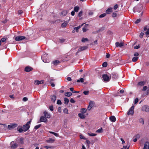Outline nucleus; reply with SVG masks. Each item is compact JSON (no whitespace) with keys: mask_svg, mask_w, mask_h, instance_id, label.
<instances>
[{"mask_svg":"<svg viewBox=\"0 0 149 149\" xmlns=\"http://www.w3.org/2000/svg\"><path fill=\"white\" fill-rule=\"evenodd\" d=\"M67 80L69 81H70L72 80V79L70 77H67Z\"/></svg>","mask_w":149,"mask_h":149,"instance_id":"nucleus-64","label":"nucleus"},{"mask_svg":"<svg viewBox=\"0 0 149 149\" xmlns=\"http://www.w3.org/2000/svg\"><path fill=\"white\" fill-rule=\"evenodd\" d=\"M139 55V54L138 52H135L134 54V56L136 57H137Z\"/></svg>","mask_w":149,"mask_h":149,"instance_id":"nucleus-63","label":"nucleus"},{"mask_svg":"<svg viewBox=\"0 0 149 149\" xmlns=\"http://www.w3.org/2000/svg\"><path fill=\"white\" fill-rule=\"evenodd\" d=\"M63 112L66 114H68V110L67 108H65L63 110Z\"/></svg>","mask_w":149,"mask_h":149,"instance_id":"nucleus-37","label":"nucleus"},{"mask_svg":"<svg viewBox=\"0 0 149 149\" xmlns=\"http://www.w3.org/2000/svg\"><path fill=\"white\" fill-rule=\"evenodd\" d=\"M118 6V4H116L113 7V9L114 10L116 9Z\"/></svg>","mask_w":149,"mask_h":149,"instance_id":"nucleus-57","label":"nucleus"},{"mask_svg":"<svg viewBox=\"0 0 149 149\" xmlns=\"http://www.w3.org/2000/svg\"><path fill=\"white\" fill-rule=\"evenodd\" d=\"M70 102L72 103H74L75 102V101L72 98H71L70 100Z\"/></svg>","mask_w":149,"mask_h":149,"instance_id":"nucleus-62","label":"nucleus"},{"mask_svg":"<svg viewBox=\"0 0 149 149\" xmlns=\"http://www.w3.org/2000/svg\"><path fill=\"white\" fill-rule=\"evenodd\" d=\"M89 91H85L83 92V93L85 95H87L88 94Z\"/></svg>","mask_w":149,"mask_h":149,"instance_id":"nucleus-49","label":"nucleus"},{"mask_svg":"<svg viewBox=\"0 0 149 149\" xmlns=\"http://www.w3.org/2000/svg\"><path fill=\"white\" fill-rule=\"evenodd\" d=\"M68 23L66 22H65L62 24L61 26L63 28L65 27L67 25Z\"/></svg>","mask_w":149,"mask_h":149,"instance_id":"nucleus-29","label":"nucleus"},{"mask_svg":"<svg viewBox=\"0 0 149 149\" xmlns=\"http://www.w3.org/2000/svg\"><path fill=\"white\" fill-rule=\"evenodd\" d=\"M44 116L47 118H49L51 116L49 113H48L47 111H45L44 112Z\"/></svg>","mask_w":149,"mask_h":149,"instance_id":"nucleus-17","label":"nucleus"},{"mask_svg":"<svg viewBox=\"0 0 149 149\" xmlns=\"http://www.w3.org/2000/svg\"><path fill=\"white\" fill-rule=\"evenodd\" d=\"M88 47L87 46H83L79 48L77 52H79L85 50L87 49Z\"/></svg>","mask_w":149,"mask_h":149,"instance_id":"nucleus-14","label":"nucleus"},{"mask_svg":"<svg viewBox=\"0 0 149 149\" xmlns=\"http://www.w3.org/2000/svg\"><path fill=\"white\" fill-rule=\"evenodd\" d=\"M33 68L30 66H27L25 67L24 69V71L26 72H29L33 70Z\"/></svg>","mask_w":149,"mask_h":149,"instance_id":"nucleus-10","label":"nucleus"},{"mask_svg":"<svg viewBox=\"0 0 149 149\" xmlns=\"http://www.w3.org/2000/svg\"><path fill=\"white\" fill-rule=\"evenodd\" d=\"M112 8H108L106 11V13L108 14L111 13L112 11Z\"/></svg>","mask_w":149,"mask_h":149,"instance_id":"nucleus-20","label":"nucleus"},{"mask_svg":"<svg viewBox=\"0 0 149 149\" xmlns=\"http://www.w3.org/2000/svg\"><path fill=\"white\" fill-rule=\"evenodd\" d=\"M141 21V20L140 19H138L135 22V23L136 24H138Z\"/></svg>","mask_w":149,"mask_h":149,"instance_id":"nucleus-54","label":"nucleus"},{"mask_svg":"<svg viewBox=\"0 0 149 149\" xmlns=\"http://www.w3.org/2000/svg\"><path fill=\"white\" fill-rule=\"evenodd\" d=\"M141 110L142 111L149 112V106L144 105L142 107Z\"/></svg>","mask_w":149,"mask_h":149,"instance_id":"nucleus-7","label":"nucleus"},{"mask_svg":"<svg viewBox=\"0 0 149 149\" xmlns=\"http://www.w3.org/2000/svg\"><path fill=\"white\" fill-rule=\"evenodd\" d=\"M31 122V121L30 120L25 125H23L22 127L18 126L17 128V131L19 133L26 132L29 129Z\"/></svg>","mask_w":149,"mask_h":149,"instance_id":"nucleus-1","label":"nucleus"},{"mask_svg":"<svg viewBox=\"0 0 149 149\" xmlns=\"http://www.w3.org/2000/svg\"><path fill=\"white\" fill-rule=\"evenodd\" d=\"M28 100V98L26 97H23V98L22 99L23 101L24 102Z\"/></svg>","mask_w":149,"mask_h":149,"instance_id":"nucleus-53","label":"nucleus"},{"mask_svg":"<svg viewBox=\"0 0 149 149\" xmlns=\"http://www.w3.org/2000/svg\"><path fill=\"white\" fill-rule=\"evenodd\" d=\"M81 26H79L77 27H75L74 28V30H75L76 32H79V29Z\"/></svg>","mask_w":149,"mask_h":149,"instance_id":"nucleus-31","label":"nucleus"},{"mask_svg":"<svg viewBox=\"0 0 149 149\" xmlns=\"http://www.w3.org/2000/svg\"><path fill=\"white\" fill-rule=\"evenodd\" d=\"M23 140L24 139L22 137L20 138L19 143H20L21 144H23L24 143Z\"/></svg>","mask_w":149,"mask_h":149,"instance_id":"nucleus-32","label":"nucleus"},{"mask_svg":"<svg viewBox=\"0 0 149 149\" xmlns=\"http://www.w3.org/2000/svg\"><path fill=\"white\" fill-rule=\"evenodd\" d=\"M110 77L107 74H104L102 75V78L103 81L105 82H108L110 81L111 78L110 74Z\"/></svg>","mask_w":149,"mask_h":149,"instance_id":"nucleus-3","label":"nucleus"},{"mask_svg":"<svg viewBox=\"0 0 149 149\" xmlns=\"http://www.w3.org/2000/svg\"><path fill=\"white\" fill-rule=\"evenodd\" d=\"M10 145L11 149H16L18 146L17 143L14 141L11 142L10 143Z\"/></svg>","mask_w":149,"mask_h":149,"instance_id":"nucleus-4","label":"nucleus"},{"mask_svg":"<svg viewBox=\"0 0 149 149\" xmlns=\"http://www.w3.org/2000/svg\"><path fill=\"white\" fill-rule=\"evenodd\" d=\"M44 83V81L41 80V81H38V80H35V81L34 84H35L36 85H39V84H43Z\"/></svg>","mask_w":149,"mask_h":149,"instance_id":"nucleus-16","label":"nucleus"},{"mask_svg":"<svg viewBox=\"0 0 149 149\" xmlns=\"http://www.w3.org/2000/svg\"><path fill=\"white\" fill-rule=\"evenodd\" d=\"M139 99L137 98H136L134 100V104H136L138 102Z\"/></svg>","mask_w":149,"mask_h":149,"instance_id":"nucleus-60","label":"nucleus"},{"mask_svg":"<svg viewBox=\"0 0 149 149\" xmlns=\"http://www.w3.org/2000/svg\"><path fill=\"white\" fill-rule=\"evenodd\" d=\"M145 34L147 36L149 35V28L148 29L147 31L145 32Z\"/></svg>","mask_w":149,"mask_h":149,"instance_id":"nucleus-58","label":"nucleus"},{"mask_svg":"<svg viewBox=\"0 0 149 149\" xmlns=\"http://www.w3.org/2000/svg\"><path fill=\"white\" fill-rule=\"evenodd\" d=\"M145 84V82L144 81H142L139 82L138 83L137 85L139 86H143Z\"/></svg>","mask_w":149,"mask_h":149,"instance_id":"nucleus-25","label":"nucleus"},{"mask_svg":"<svg viewBox=\"0 0 149 149\" xmlns=\"http://www.w3.org/2000/svg\"><path fill=\"white\" fill-rule=\"evenodd\" d=\"M40 122L47 123V120L45 116H41L40 118Z\"/></svg>","mask_w":149,"mask_h":149,"instance_id":"nucleus-11","label":"nucleus"},{"mask_svg":"<svg viewBox=\"0 0 149 149\" xmlns=\"http://www.w3.org/2000/svg\"><path fill=\"white\" fill-rule=\"evenodd\" d=\"M139 122L140 123H142L143 125L144 124V120H143V118H141L139 119Z\"/></svg>","mask_w":149,"mask_h":149,"instance_id":"nucleus-42","label":"nucleus"},{"mask_svg":"<svg viewBox=\"0 0 149 149\" xmlns=\"http://www.w3.org/2000/svg\"><path fill=\"white\" fill-rule=\"evenodd\" d=\"M41 125V124H39L38 125H36L35 127L34 128L35 130H36L38 129L39 128Z\"/></svg>","mask_w":149,"mask_h":149,"instance_id":"nucleus-41","label":"nucleus"},{"mask_svg":"<svg viewBox=\"0 0 149 149\" xmlns=\"http://www.w3.org/2000/svg\"><path fill=\"white\" fill-rule=\"evenodd\" d=\"M87 111V109L86 108H82L81 109L80 112L81 113H85Z\"/></svg>","mask_w":149,"mask_h":149,"instance_id":"nucleus-27","label":"nucleus"},{"mask_svg":"<svg viewBox=\"0 0 149 149\" xmlns=\"http://www.w3.org/2000/svg\"><path fill=\"white\" fill-rule=\"evenodd\" d=\"M111 77L113 79H116L118 78V75L117 73L113 72L111 74Z\"/></svg>","mask_w":149,"mask_h":149,"instance_id":"nucleus-9","label":"nucleus"},{"mask_svg":"<svg viewBox=\"0 0 149 149\" xmlns=\"http://www.w3.org/2000/svg\"><path fill=\"white\" fill-rule=\"evenodd\" d=\"M86 143L87 144L88 148H89L90 147L89 145L91 143V142L89 140H86Z\"/></svg>","mask_w":149,"mask_h":149,"instance_id":"nucleus-45","label":"nucleus"},{"mask_svg":"<svg viewBox=\"0 0 149 149\" xmlns=\"http://www.w3.org/2000/svg\"><path fill=\"white\" fill-rule=\"evenodd\" d=\"M103 132V130L102 127L100 128L99 129L97 130L96 131V132L97 133H102Z\"/></svg>","mask_w":149,"mask_h":149,"instance_id":"nucleus-38","label":"nucleus"},{"mask_svg":"<svg viewBox=\"0 0 149 149\" xmlns=\"http://www.w3.org/2000/svg\"><path fill=\"white\" fill-rule=\"evenodd\" d=\"M138 59V57H134L132 59V61L133 62H136Z\"/></svg>","mask_w":149,"mask_h":149,"instance_id":"nucleus-33","label":"nucleus"},{"mask_svg":"<svg viewBox=\"0 0 149 149\" xmlns=\"http://www.w3.org/2000/svg\"><path fill=\"white\" fill-rule=\"evenodd\" d=\"M88 134L89 136H95L97 135V134H96L93 133L91 132L88 133Z\"/></svg>","mask_w":149,"mask_h":149,"instance_id":"nucleus-35","label":"nucleus"},{"mask_svg":"<svg viewBox=\"0 0 149 149\" xmlns=\"http://www.w3.org/2000/svg\"><path fill=\"white\" fill-rule=\"evenodd\" d=\"M72 95V93L71 92H67L65 93V96L68 97H70Z\"/></svg>","mask_w":149,"mask_h":149,"instance_id":"nucleus-28","label":"nucleus"},{"mask_svg":"<svg viewBox=\"0 0 149 149\" xmlns=\"http://www.w3.org/2000/svg\"><path fill=\"white\" fill-rule=\"evenodd\" d=\"M140 47L139 45H137V46L136 45V46H135L134 47V49H137L139 48Z\"/></svg>","mask_w":149,"mask_h":149,"instance_id":"nucleus-61","label":"nucleus"},{"mask_svg":"<svg viewBox=\"0 0 149 149\" xmlns=\"http://www.w3.org/2000/svg\"><path fill=\"white\" fill-rule=\"evenodd\" d=\"M79 6H75L74 8V11L75 12H78L79 9Z\"/></svg>","mask_w":149,"mask_h":149,"instance_id":"nucleus-34","label":"nucleus"},{"mask_svg":"<svg viewBox=\"0 0 149 149\" xmlns=\"http://www.w3.org/2000/svg\"><path fill=\"white\" fill-rule=\"evenodd\" d=\"M68 11L66 10H64L61 12V15L62 16H65L66 15Z\"/></svg>","mask_w":149,"mask_h":149,"instance_id":"nucleus-22","label":"nucleus"},{"mask_svg":"<svg viewBox=\"0 0 149 149\" xmlns=\"http://www.w3.org/2000/svg\"><path fill=\"white\" fill-rule=\"evenodd\" d=\"M59 40L60 43H62L65 41V39H59Z\"/></svg>","mask_w":149,"mask_h":149,"instance_id":"nucleus-48","label":"nucleus"},{"mask_svg":"<svg viewBox=\"0 0 149 149\" xmlns=\"http://www.w3.org/2000/svg\"><path fill=\"white\" fill-rule=\"evenodd\" d=\"M62 104V103H61V101L60 100H57V104Z\"/></svg>","mask_w":149,"mask_h":149,"instance_id":"nucleus-56","label":"nucleus"},{"mask_svg":"<svg viewBox=\"0 0 149 149\" xmlns=\"http://www.w3.org/2000/svg\"><path fill=\"white\" fill-rule=\"evenodd\" d=\"M130 147L129 144L128 143L126 146H123V147L120 149H129Z\"/></svg>","mask_w":149,"mask_h":149,"instance_id":"nucleus-23","label":"nucleus"},{"mask_svg":"<svg viewBox=\"0 0 149 149\" xmlns=\"http://www.w3.org/2000/svg\"><path fill=\"white\" fill-rule=\"evenodd\" d=\"M18 126V125L15 123H12L8 125V129L9 130L14 129Z\"/></svg>","mask_w":149,"mask_h":149,"instance_id":"nucleus-5","label":"nucleus"},{"mask_svg":"<svg viewBox=\"0 0 149 149\" xmlns=\"http://www.w3.org/2000/svg\"><path fill=\"white\" fill-rule=\"evenodd\" d=\"M106 15V14L105 13H104L100 15L99 16V17L100 18H102L105 17Z\"/></svg>","mask_w":149,"mask_h":149,"instance_id":"nucleus-43","label":"nucleus"},{"mask_svg":"<svg viewBox=\"0 0 149 149\" xmlns=\"http://www.w3.org/2000/svg\"><path fill=\"white\" fill-rule=\"evenodd\" d=\"M49 109L51 111H53V105H52L49 107Z\"/></svg>","mask_w":149,"mask_h":149,"instance_id":"nucleus-50","label":"nucleus"},{"mask_svg":"<svg viewBox=\"0 0 149 149\" xmlns=\"http://www.w3.org/2000/svg\"><path fill=\"white\" fill-rule=\"evenodd\" d=\"M56 97L55 95H52L51 96V101L53 102L54 103L56 100Z\"/></svg>","mask_w":149,"mask_h":149,"instance_id":"nucleus-18","label":"nucleus"},{"mask_svg":"<svg viewBox=\"0 0 149 149\" xmlns=\"http://www.w3.org/2000/svg\"><path fill=\"white\" fill-rule=\"evenodd\" d=\"M23 13V11L22 10H19L18 12V13L19 15H21Z\"/></svg>","mask_w":149,"mask_h":149,"instance_id":"nucleus-59","label":"nucleus"},{"mask_svg":"<svg viewBox=\"0 0 149 149\" xmlns=\"http://www.w3.org/2000/svg\"><path fill=\"white\" fill-rule=\"evenodd\" d=\"M55 140L52 138H50L49 139L47 140L46 141V142L48 143H52L54 142Z\"/></svg>","mask_w":149,"mask_h":149,"instance_id":"nucleus-21","label":"nucleus"},{"mask_svg":"<svg viewBox=\"0 0 149 149\" xmlns=\"http://www.w3.org/2000/svg\"><path fill=\"white\" fill-rule=\"evenodd\" d=\"M26 37L25 36H16L15 38V40L16 41H20L22 40H23L25 39Z\"/></svg>","mask_w":149,"mask_h":149,"instance_id":"nucleus-8","label":"nucleus"},{"mask_svg":"<svg viewBox=\"0 0 149 149\" xmlns=\"http://www.w3.org/2000/svg\"><path fill=\"white\" fill-rule=\"evenodd\" d=\"M53 63L54 65H57L58 64L60 63V62L58 60H55L53 62Z\"/></svg>","mask_w":149,"mask_h":149,"instance_id":"nucleus-30","label":"nucleus"},{"mask_svg":"<svg viewBox=\"0 0 149 149\" xmlns=\"http://www.w3.org/2000/svg\"><path fill=\"white\" fill-rule=\"evenodd\" d=\"M134 106L133 105L129 109L128 111L127 112V114L128 115H133L134 113Z\"/></svg>","mask_w":149,"mask_h":149,"instance_id":"nucleus-6","label":"nucleus"},{"mask_svg":"<svg viewBox=\"0 0 149 149\" xmlns=\"http://www.w3.org/2000/svg\"><path fill=\"white\" fill-rule=\"evenodd\" d=\"M83 13V12L82 11H80L78 15V16L79 17H81V16L82 15V14Z\"/></svg>","mask_w":149,"mask_h":149,"instance_id":"nucleus-55","label":"nucleus"},{"mask_svg":"<svg viewBox=\"0 0 149 149\" xmlns=\"http://www.w3.org/2000/svg\"><path fill=\"white\" fill-rule=\"evenodd\" d=\"M116 46V47H121L124 45L123 42L119 43V42H116L115 43Z\"/></svg>","mask_w":149,"mask_h":149,"instance_id":"nucleus-13","label":"nucleus"},{"mask_svg":"<svg viewBox=\"0 0 149 149\" xmlns=\"http://www.w3.org/2000/svg\"><path fill=\"white\" fill-rule=\"evenodd\" d=\"M44 148L46 149H48L49 148H53V147L52 146H44Z\"/></svg>","mask_w":149,"mask_h":149,"instance_id":"nucleus-40","label":"nucleus"},{"mask_svg":"<svg viewBox=\"0 0 149 149\" xmlns=\"http://www.w3.org/2000/svg\"><path fill=\"white\" fill-rule=\"evenodd\" d=\"M144 33L143 32H141L139 36L141 38H142L143 36Z\"/></svg>","mask_w":149,"mask_h":149,"instance_id":"nucleus-51","label":"nucleus"},{"mask_svg":"<svg viewBox=\"0 0 149 149\" xmlns=\"http://www.w3.org/2000/svg\"><path fill=\"white\" fill-rule=\"evenodd\" d=\"M94 102L93 101H91L89 104V106L88 108V109L90 110L91 109L93 106Z\"/></svg>","mask_w":149,"mask_h":149,"instance_id":"nucleus-15","label":"nucleus"},{"mask_svg":"<svg viewBox=\"0 0 149 149\" xmlns=\"http://www.w3.org/2000/svg\"><path fill=\"white\" fill-rule=\"evenodd\" d=\"M84 81V79L83 78H81L77 80V82L79 83L81 82L83 83Z\"/></svg>","mask_w":149,"mask_h":149,"instance_id":"nucleus-36","label":"nucleus"},{"mask_svg":"<svg viewBox=\"0 0 149 149\" xmlns=\"http://www.w3.org/2000/svg\"><path fill=\"white\" fill-rule=\"evenodd\" d=\"M110 120L112 122H114L116 121V117L113 116H111L109 118Z\"/></svg>","mask_w":149,"mask_h":149,"instance_id":"nucleus-19","label":"nucleus"},{"mask_svg":"<svg viewBox=\"0 0 149 149\" xmlns=\"http://www.w3.org/2000/svg\"><path fill=\"white\" fill-rule=\"evenodd\" d=\"M41 58L42 61L45 63L49 62V60L48 57V54L46 53L43 54Z\"/></svg>","mask_w":149,"mask_h":149,"instance_id":"nucleus-2","label":"nucleus"},{"mask_svg":"<svg viewBox=\"0 0 149 149\" xmlns=\"http://www.w3.org/2000/svg\"><path fill=\"white\" fill-rule=\"evenodd\" d=\"M80 138L81 139H84V140H85L86 139V138L82 134H81L80 135Z\"/></svg>","mask_w":149,"mask_h":149,"instance_id":"nucleus-47","label":"nucleus"},{"mask_svg":"<svg viewBox=\"0 0 149 149\" xmlns=\"http://www.w3.org/2000/svg\"><path fill=\"white\" fill-rule=\"evenodd\" d=\"M107 64L106 62H104L102 64V66L103 67H106L107 66Z\"/></svg>","mask_w":149,"mask_h":149,"instance_id":"nucleus-44","label":"nucleus"},{"mask_svg":"<svg viewBox=\"0 0 149 149\" xmlns=\"http://www.w3.org/2000/svg\"><path fill=\"white\" fill-rule=\"evenodd\" d=\"M117 15V14L115 13H113L112 14V16L113 17H115Z\"/></svg>","mask_w":149,"mask_h":149,"instance_id":"nucleus-52","label":"nucleus"},{"mask_svg":"<svg viewBox=\"0 0 149 149\" xmlns=\"http://www.w3.org/2000/svg\"><path fill=\"white\" fill-rule=\"evenodd\" d=\"M64 103L65 104H68L69 102V100L67 98H64Z\"/></svg>","mask_w":149,"mask_h":149,"instance_id":"nucleus-26","label":"nucleus"},{"mask_svg":"<svg viewBox=\"0 0 149 149\" xmlns=\"http://www.w3.org/2000/svg\"><path fill=\"white\" fill-rule=\"evenodd\" d=\"M88 38H82L81 41L83 42H85L86 41H88Z\"/></svg>","mask_w":149,"mask_h":149,"instance_id":"nucleus-39","label":"nucleus"},{"mask_svg":"<svg viewBox=\"0 0 149 149\" xmlns=\"http://www.w3.org/2000/svg\"><path fill=\"white\" fill-rule=\"evenodd\" d=\"M78 116L80 117V118L82 119H84L85 118V116L83 114V113H79L78 114Z\"/></svg>","mask_w":149,"mask_h":149,"instance_id":"nucleus-24","label":"nucleus"},{"mask_svg":"<svg viewBox=\"0 0 149 149\" xmlns=\"http://www.w3.org/2000/svg\"><path fill=\"white\" fill-rule=\"evenodd\" d=\"M7 39V38H3L1 39L0 40L1 41V42H3L6 41Z\"/></svg>","mask_w":149,"mask_h":149,"instance_id":"nucleus-46","label":"nucleus"},{"mask_svg":"<svg viewBox=\"0 0 149 149\" xmlns=\"http://www.w3.org/2000/svg\"><path fill=\"white\" fill-rule=\"evenodd\" d=\"M144 149H149V142L146 141L144 143V146L143 148Z\"/></svg>","mask_w":149,"mask_h":149,"instance_id":"nucleus-12","label":"nucleus"}]
</instances>
